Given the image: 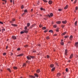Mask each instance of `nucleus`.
Here are the masks:
<instances>
[{"label": "nucleus", "mask_w": 78, "mask_h": 78, "mask_svg": "<svg viewBox=\"0 0 78 78\" xmlns=\"http://www.w3.org/2000/svg\"><path fill=\"white\" fill-rule=\"evenodd\" d=\"M34 58V56H31L30 55H29L28 56H27V58L28 59V60H30V59H31V58Z\"/></svg>", "instance_id": "obj_1"}, {"label": "nucleus", "mask_w": 78, "mask_h": 78, "mask_svg": "<svg viewBox=\"0 0 78 78\" xmlns=\"http://www.w3.org/2000/svg\"><path fill=\"white\" fill-rule=\"evenodd\" d=\"M28 31H27V30H24V31L23 32V31H21L20 32V34H23V33H28Z\"/></svg>", "instance_id": "obj_2"}, {"label": "nucleus", "mask_w": 78, "mask_h": 78, "mask_svg": "<svg viewBox=\"0 0 78 78\" xmlns=\"http://www.w3.org/2000/svg\"><path fill=\"white\" fill-rule=\"evenodd\" d=\"M53 16V13H51L50 14V15H48L47 16H48L49 17H50V16H51V17H52Z\"/></svg>", "instance_id": "obj_3"}, {"label": "nucleus", "mask_w": 78, "mask_h": 78, "mask_svg": "<svg viewBox=\"0 0 78 78\" xmlns=\"http://www.w3.org/2000/svg\"><path fill=\"white\" fill-rule=\"evenodd\" d=\"M67 49H66L65 50V55H67Z\"/></svg>", "instance_id": "obj_4"}, {"label": "nucleus", "mask_w": 78, "mask_h": 78, "mask_svg": "<svg viewBox=\"0 0 78 78\" xmlns=\"http://www.w3.org/2000/svg\"><path fill=\"white\" fill-rule=\"evenodd\" d=\"M62 23H63V24H66V23H67V21H62Z\"/></svg>", "instance_id": "obj_5"}, {"label": "nucleus", "mask_w": 78, "mask_h": 78, "mask_svg": "<svg viewBox=\"0 0 78 78\" xmlns=\"http://www.w3.org/2000/svg\"><path fill=\"white\" fill-rule=\"evenodd\" d=\"M69 39L71 41H72V39H73V36H71L70 37Z\"/></svg>", "instance_id": "obj_6"}, {"label": "nucleus", "mask_w": 78, "mask_h": 78, "mask_svg": "<svg viewBox=\"0 0 78 78\" xmlns=\"http://www.w3.org/2000/svg\"><path fill=\"white\" fill-rule=\"evenodd\" d=\"M12 38H13V39L16 40V39H17V37L16 36H12Z\"/></svg>", "instance_id": "obj_7"}, {"label": "nucleus", "mask_w": 78, "mask_h": 78, "mask_svg": "<svg viewBox=\"0 0 78 78\" xmlns=\"http://www.w3.org/2000/svg\"><path fill=\"white\" fill-rule=\"evenodd\" d=\"M73 54H72L69 57L70 59H72V58H73Z\"/></svg>", "instance_id": "obj_8"}, {"label": "nucleus", "mask_w": 78, "mask_h": 78, "mask_svg": "<svg viewBox=\"0 0 78 78\" xmlns=\"http://www.w3.org/2000/svg\"><path fill=\"white\" fill-rule=\"evenodd\" d=\"M52 3V1H49L48 2V3L49 5H51Z\"/></svg>", "instance_id": "obj_9"}, {"label": "nucleus", "mask_w": 78, "mask_h": 78, "mask_svg": "<svg viewBox=\"0 0 78 78\" xmlns=\"http://www.w3.org/2000/svg\"><path fill=\"white\" fill-rule=\"evenodd\" d=\"M29 78H35V76H33L31 75H29Z\"/></svg>", "instance_id": "obj_10"}, {"label": "nucleus", "mask_w": 78, "mask_h": 78, "mask_svg": "<svg viewBox=\"0 0 78 78\" xmlns=\"http://www.w3.org/2000/svg\"><path fill=\"white\" fill-rule=\"evenodd\" d=\"M78 42H77L75 43V46H76V47H78Z\"/></svg>", "instance_id": "obj_11"}, {"label": "nucleus", "mask_w": 78, "mask_h": 78, "mask_svg": "<svg viewBox=\"0 0 78 78\" xmlns=\"http://www.w3.org/2000/svg\"><path fill=\"white\" fill-rule=\"evenodd\" d=\"M77 22H78V21H76V22H75L74 23V25H75V26H77Z\"/></svg>", "instance_id": "obj_12"}, {"label": "nucleus", "mask_w": 78, "mask_h": 78, "mask_svg": "<svg viewBox=\"0 0 78 78\" xmlns=\"http://www.w3.org/2000/svg\"><path fill=\"white\" fill-rule=\"evenodd\" d=\"M12 25L13 27H17V25L14 24H12Z\"/></svg>", "instance_id": "obj_13"}, {"label": "nucleus", "mask_w": 78, "mask_h": 78, "mask_svg": "<svg viewBox=\"0 0 78 78\" xmlns=\"http://www.w3.org/2000/svg\"><path fill=\"white\" fill-rule=\"evenodd\" d=\"M54 67V65L53 64H51L50 65V67L51 68H53Z\"/></svg>", "instance_id": "obj_14"}, {"label": "nucleus", "mask_w": 78, "mask_h": 78, "mask_svg": "<svg viewBox=\"0 0 78 78\" xmlns=\"http://www.w3.org/2000/svg\"><path fill=\"white\" fill-rule=\"evenodd\" d=\"M59 28H57L56 29V31L57 32H59Z\"/></svg>", "instance_id": "obj_15"}, {"label": "nucleus", "mask_w": 78, "mask_h": 78, "mask_svg": "<svg viewBox=\"0 0 78 78\" xmlns=\"http://www.w3.org/2000/svg\"><path fill=\"white\" fill-rule=\"evenodd\" d=\"M56 23L58 24H60V23H61V22L60 21H59L57 22Z\"/></svg>", "instance_id": "obj_16"}, {"label": "nucleus", "mask_w": 78, "mask_h": 78, "mask_svg": "<svg viewBox=\"0 0 78 78\" xmlns=\"http://www.w3.org/2000/svg\"><path fill=\"white\" fill-rule=\"evenodd\" d=\"M27 25L28 27H30V23H27Z\"/></svg>", "instance_id": "obj_17"}, {"label": "nucleus", "mask_w": 78, "mask_h": 78, "mask_svg": "<svg viewBox=\"0 0 78 78\" xmlns=\"http://www.w3.org/2000/svg\"><path fill=\"white\" fill-rule=\"evenodd\" d=\"M60 75L61 74L60 73H59L57 74V76H58V77H59V76H60Z\"/></svg>", "instance_id": "obj_18"}, {"label": "nucleus", "mask_w": 78, "mask_h": 78, "mask_svg": "<svg viewBox=\"0 0 78 78\" xmlns=\"http://www.w3.org/2000/svg\"><path fill=\"white\" fill-rule=\"evenodd\" d=\"M23 54H22L17 55V56H23Z\"/></svg>", "instance_id": "obj_19"}, {"label": "nucleus", "mask_w": 78, "mask_h": 78, "mask_svg": "<svg viewBox=\"0 0 78 78\" xmlns=\"http://www.w3.org/2000/svg\"><path fill=\"white\" fill-rule=\"evenodd\" d=\"M34 75V76H36V77H37V78L38 77V76L37 74L35 73Z\"/></svg>", "instance_id": "obj_20"}, {"label": "nucleus", "mask_w": 78, "mask_h": 78, "mask_svg": "<svg viewBox=\"0 0 78 78\" xmlns=\"http://www.w3.org/2000/svg\"><path fill=\"white\" fill-rule=\"evenodd\" d=\"M66 32H65L64 33L62 34V36H63V35H65L66 34Z\"/></svg>", "instance_id": "obj_21"}, {"label": "nucleus", "mask_w": 78, "mask_h": 78, "mask_svg": "<svg viewBox=\"0 0 78 78\" xmlns=\"http://www.w3.org/2000/svg\"><path fill=\"white\" fill-rule=\"evenodd\" d=\"M13 69L15 70H16V69H17V67H16V66H14L13 67Z\"/></svg>", "instance_id": "obj_22"}, {"label": "nucleus", "mask_w": 78, "mask_h": 78, "mask_svg": "<svg viewBox=\"0 0 78 78\" xmlns=\"http://www.w3.org/2000/svg\"><path fill=\"white\" fill-rule=\"evenodd\" d=\"M55 68H52L51 69L52 72H53V71H54V70H55Z\"/></svg>", "instance_id": "obj_23"}, {"label": "nucleus", "mask_w": 78, "mask_h": 78, "mask_svg": "<svg viewBox=\"0 0 78 78\" xmlns=\"http://www.w3.org/2000/svg\"><path fill=\"white\" fill-rule=\"evenodd\" d=\"M7 70H8L9 72H11V69H7Z\"/></svg>", "instance_id": "obj_24"}, {"label": "nucleus", "mask_w": 78, "mask_h": 78, "mask_svg": "<svg viewBox=\"0 0 78 78\" xmlns=\"http://www.w3.org/2000/svg\"><path fill=\"white\" fill-rule=\"evenodd\" d=\"M53 27L54 28H56V27H57V25H54L53 26Z\"/></svg>", "instance_id": "obj_25"}, {"label": "nucleus", "mask_w": 78, "mask_h": 78, "mask_svg": "<svg viewBox=\"0 0 78 78\" xmlns=\"http://www.w3.org/2000/svg\"><path fill=\"white\" fill-rule=\"evenodd\" d=\"M24 7L23 6V5H22L21 7V9H23Z\"/></svg>", "instance_id": "obj_26"}, {"label": "nucleus", "mask_w": 78, "mask_h": 78, "mask_svg": "<svg viewBox=\"0 0 78 78\" xmlns=\"http://www.w3.org/2000/svg\"><path fill=\"white\" fill-rule=\"evenodd\" d=\"M43 2H45V3H47V2H48V1H47L46 0H43Z\"/></svg>", "instance_id": "obj_27"}, {"label": "nucleus", "mask_w": 78, "mask_h": 78, "mask_svg": "<svg viewBox=\"0 0 78 78\" xmlns=\"http://www.w3.org/2000/svg\"><path fill=\"white\" fill-rule=\"evenodd\" d=\"M68 8V5H66V6L64 8V9H67Z\"/></svg>", "instance_id": "obj_28"}, {"label": "nucleus", "mask_w": 78, "mask_h": 78, "mask_svg": "<svg viewBox=\"0 0 78 78\" xmlns=\"http://www.w3.org/2000/svg\"><path fill=\"white\" fill-rule=\"evenodd\" d=\"M46 27H42V30H46Z\"/></svg>", "instance_id": "obj_29"}, {"label": "nucleus", "mask_w": 78, "mask_h": 78, "mask_svg": "<svg viewBox=\"0 0 78 78\" xmlns=\"http://www.w3.org/2000/svg\"><path fill=\"white\" fill-rule=\"evenodd\" d=\"M36 72L37 73H39L40 72V70L39 69H38Z\"/></svg>", "instance_id": "obj_30"}, {"label": "nucleus", "mask_w": 78, "mask_h": 78, "mask_svg": "<svg viewBox=\"0 0 78 78\" xmlns=\"http://www.w3.org/2000/svg\"><path fill=\"white\" fill-rule=\"evenodd\" d=\"M27 26H26L25 27V28H24V29L25 30H27Z\"/></svg>", "instance_id": "obj_31"}, {"label": "nucleus", "mask_w": 78, "mask_h": 78, "mask_svg": "<svg viewBox=\"0 0 78 78\" xmlns=\"http://www.w3.org/2000/svg\"><path fill=\"white\" fill-rule=\"evenodd\" d=\"M61 44L62 45H64V42H61Z\"/></svg>", "instance_id": "obj_32"}, {"label": "nucleus", "mask_w": 78, "mask_h": 78, "mask_svg": "<svg viewBox=\"0 0 78 78\" xmlns=\"http://www.w3.org/2000/svg\"><path fill=\"white\" fill-rule=\"evenodd\" d=\"M46 39H47L48 40V39H50V37L48 36L46 37Z\"/></svg>", "instance_id": "obj_33"}, {"label": "nucleus", "mask_w": 78, "mask_h": 78, "mask_svg": "<svg viewBox=\"0 0 78 78\" xmlns=\"http://www.w3.org/2000/svg\"><path fill=\"white\" fill-rule=\"evenodd\" d=\"M49 32L50 33H53V30H49Z\"/></svg>", "instance_id": "obj_34"}, {"label": "nucleus", "mask_w": 78, "mask_h": 78, "mask_svg": "<svg viewBox=\"0 0 78 78\" xmlns=\"http://www.w3.org/2000/svg\"><path fill=\"white\" fill-rule=\"evenodd\" d=\"M61 27H62V28H64V27H65V25H62Z\"/></svg>", "instance_id": "obj_35"}, {"label": "nucleus", "mask_w": 78, "mask_h": 78, "mask_svg": "<svg viewBox=\"0 0 78 78\" xmlns=\"http://www.w3.org/2000/svg\"><path fill=\"white\" fill-rule=\"evenodd\" d=\"M78 7H76L75 10L76 11V10H78Z\"/></svg>", "instance_id": "obj_36"}, {"label": "nucleus", "mask_w": 78, "mask_h": 78, "mask_svg": "<svg viewBox=\"0 0 78 78\" xmlns=\"http://www.w3.org/2000/svg\"><path fill=\"white\" fill-rule=\"evenodd\" d=\"M58 10L59 11H62V9H58Z\"/></svg>", "instance_id": "obj_37"}, {"label": "nucleus", "mask_w": 78, "mask_h": 78, "mask_svg": "<svg viewBox=\"0 0 78 78\" xmlns=\"http://www.w3.org/2000/svg\"><path fill=\"white\" fill-rule=\"evenodd\" d=\"M24 47L27 48V47H28V46L27 45H24Z\"/></svg>", "instance_id": "obj_38"}, {"label": "nucleus", "mask_w": 78, "mask_h": 78, "mask_svg": "<svg viewBox=\"0 0 78 78\" xmlns=\"http://www.w3.org/2000/svg\"><path fill=\"white\" fill-rule=\"evenodd\" d=\"M39 27H40V28H41V27H42V25L41 24L40 25Z\"/></svg>", "instance_id": "obj_39"}, {"label": "nucleus", "mask_w": 78, "mask_h": 78, "mask_svg": "<svg viewBox=\"0 0 78 78\" xmlns=\"http://www.w3.org/2000/svg\"><path fill=\"white\" fill-rule=\"evenodd\" d=\"M25 66H26V64L25 63H24L23 64V67H25Z\"/></svg>", "instance_id": "obj_40"}, {"label": "nucleus", "mask_w": 78, "mask_h": 78, "mask_svg": "<svg viewBox=\"0 0 78 78\" xmlns=\"http://www.w3.org/2000/svg\"><path fill=\"white\" fill-rule=\"evenodd\" d=\"M77 1V0H75V1L74 2V4H75V3H76V1Z\"/></svg>", "instance_id": "obj_41"}, {"label": "nucleus", "mask_w": 78, "mask_h": 78, "mask_svg": "<svg viewBox=\"0 0 78 78\" xmlns=\"http://www.w3.org/2000/svg\"><path fill=\"white\" fill-rule=\"evenodd\" d=\"M37 46H39V47H40V46H41V44H38L37 45Z\"/></svg>", "instance_id": "obj_42"}, {"label": "nucleus", "mask_w": 78, "mask_h": 78, "mask_svg": "<svg viewBox=\"0 0 78 78\" xmlns=\"http://www.w3.org/2000/svg\"><path fill=\"white\" fill-rule=\"evenodd\" d=\"M17 50L18 51H19L20 50V48H17Z\"/></svg>", "instance_id": "obj_43"}, {"label": "nucleus", "mask_w": 78, "mask_h": 78, "mask_svg": "<svg viewBox=\"0 0 78 78\" xmlns=\"http://www.w3.org/2000/svg\"><path fill=\"white\" fill-rule=\"evenodd\" d=\"M47 58H49V55H47Z\"/></svg>", "instance_id": "obj_44"}, {"label": "nucleus", "mask_w": 78, "mask_h": 78, "mask_svg": "<svg viewBox=\"0 0 78 78\" xmlns=\"http://www.w3.org/2000/svg\"><path fill=\"white\" fill-rule=\"evenodd\" d=\"M13 21H11L10 22V23H13Z\"/></svg>", "instance_id": "obj_45"}, {"label": "nucleus", "mask_w": 78, "mask_h": 78, "mask_svg": "<svg viewBox=\"0 0 78 78\" xmlns=\"http://www.w3.org/2000/svg\"><path fill=\"white\" fill-rule=\"evenodd\" d=\"M27 12V10H24V12Z\"/></svg>", "instance_id": "obj_46"}, {"label": "nucleus", "mask_w": 78, "mask_h": 78, "mask_svg": "<svg viewBox=\"0 0 78 78\" xmlns=\"http://www.w3.org/2000/svg\"><path fill=\"white\" fill-rule=\"evenodd\" d=\"M66 72H68V68H66Z\"/></svg>", "instance_id": "obj_47"}, {"label": "nucleus", "mask_w": 78, "mask_h": 78, "mask_svg": "<svg viewBox=\"0 0 78 78\" xmlns=\"http://www.w3.org/2000/svg\"><path fill=\"white\" fill-rule=\"evenodd\" d=\"M35 25H36V24H34L32 25V26H33V27H34V26H35Z\"/></svg>", "instance_id": "obj_48"}, {"label": "nucleus", "mask_w": 78, "mask_h": 78, "mask_svg": "<svg viewBox=\"0 0 78 78\" xmlns=\"http://www.w3.org/2000/svg\"><path fill=\"white\" fill-rule=\"evenodd\" d=\"M0 23H1V24H3V23L1 21H0Z\"/></svg>", "instance_id": "obj_49"}, {"label": "nucleus", "mask_w": 78, "mask_h": 78, "mask_svg": "<svg viewBox=\"0 0 78 78\" xmlns=\"http://www.w3.org/2000/svg\"><path fill=\"white\" fill-rule=\"evenodd\" d=\"M33 9H31V12H33Z\"/></svg>", "instance_id": "obj_50"}, {"label": "nucleus", "mask_w": 78, "mask_h": 78, "mask_svg": "<svg viewBox=\"0 0 78 78\" xmlns=\"http://www.w3.org/2000/svg\"><path fill=\"white\" fill-rule=\"evenodd\" d=\"M2 1H3V2H5V3H6V1L5 0H2Z\"/></svg>", "instance_id": "obj_51"}, {"label": "nucleus", "mask_w": 78, "mask_h": 78, "mask_svg": "<svg viewBox=\"0 0 78 78\" xmlns=\"http://www.w3.org/2000/svg\"><path fill=\"white\" fill-rule=\"evenodd\" d=\"M33 26H31L30 27V28H33Z\"/></svg>", "instance_id": "obj_52"}, {"label": "nucleus", "mask_w": 78, "mask_h": 78, "mask_svg": "<svg viewBox=\"0 0 78 78\" xmlns=\"http://www.w3.org/2000/svg\"><path fill=\"white\" fill-rule=\"evenodd\" d=\"M3 55H6V53H4L3 54Z\"/></svg>", "instance_id": "obj_53"}, {"label": "nucleus", "mask_w": 78, "mask_h": 78, "mask_svg": "<svg viewBox=\"0 0 78 78\" xmlns=\"http://www.w3.org/2000/svg\"><path fill=\"white\" fill-rule=\"evenodd\" d=\"M12 55H13V53H11V56H12Z\"/></svg>", "instance_id": "obj_54"}, {"label": "nucleus", "mask_w": 78, "mask_h": 78, "mask_svg": "<svg viewBox=\"0 0 78 78\" xmlns=\"http://www.w3.org/2000/svg\"><path fill=\"white\" fill-rule=\"evenodd\" d=\"M43 10L44 11H45V9H43Z\"/></svg>", "instance_id": "obj_55"}, {"label": "nucleus", "mask_w": 78, "mask_h": 78, "mask_svg": "<svg viewBox=\"0 0 78 78\" xmlns=\"http://www.w3.org/2000/svg\"><path fill=\"white\" fill-rule=\"evenodd\" d=\"M57 34H55L54 35V36H57Z\"/></svg>", "instance_id": "obj_56"}, {"label": "nucleus", "mask_w": 78, "mask_h": 78, "mask_svg": "<svg viewBox=\"0 0 78 78\" xmlns=\"http://www.w3.org/2000/svg\"><path fill=\"white\" fill-rule=\"evenodd\" d=\"M47 32V30H45V31H44V32L45 33H46V32Z\"/></svg>", "instance_id": "obj_57"}, {"label": "nucleus", "mask_w": 78, "mask_h": 78, "mask_svg": "<svg viewBox=\"0 0 78 78\" xmlns=\"http://www.w3.org/2000/svg\"><path fill=\"white\" fill-rule=\"evenodd\" d=\"M8 46H6V49H8Z\"/></svg>", "instance_id": "obj_58"}, {"label": "nucleus", "mask_w": 78, "mask_h": 78, "mask_svg": "<svg viewBox=\"0 0 78 78\" xmlns=\"http://www.w3.org/2000/svg\"><path fill=\"white\" fill-rule=\"evenodd\" d=\"M12 21H13L14 22L15 21V19H13L12 20Z\"/></svg>", "instance_id": "obj_59"}, {"label": "nucleus", "mask_w": 78, "mask_h": 78, "mask_svg": "<svg viewBox=\"0 0 78 78\" xmlns=\"http://www.w3.org/2000/svg\"><path fill=\"white\" fill-rule=\"evenodd\" d=\"M44 9L42 8H41V9L42 10H43V9Z\"/></svg>", "instance_id": "obj_60"}, {"label": "nucleus", "mask_w": 78, "mask_h": 78, "mask_svg": "<svg viewBox=\"0 0 78 78\" xmlns=\"http://www.w3.org/2000/svg\"><path fill=\"white\" fill-rule=\"evenodd\" d=\"M65 38H67V36H65Z\"/></svg>", "instance_id": "obj_61"}, {"label": "nucleus", "mask_w": 78, "mask_h": 78, "mask_svg": "<svg viewBox=\"0 0 78 78\" xmlns=\"http://www.w3.org/2000/svg\"><path fill=\"white\" fill-rule=\"evenodd\" d=\"M39 2H38V3H37V4H38V5H39Z\"/></svg>", "instance_id": "obj_62"}, {"label": "nucleus", "mask_w": 78, "mask_h": 78, "mask_svg": "<svg viewBox=\"0 0 78 78\" xmlns=\"http://www.w3.org/2000/svg\"><path fill=\"white\" fill-rule=\"evenodd\" d=\"M25 14V13H23L22 15V16H23V15H24Z\"/></svg>", "instance_id": "obj_63"}, {"label": "nucleus", "mask_w": 78, "mask_h": 78, "mask_svg": "<svg viewBox=\"0 0 78 78\" xmlns=\"http://www.w3.org/2000/svg\"><path fill=\"white\" fill-rule=\"evenodd\" d=\"M64 41L63 40H61V42H62V41Z\"/></svg>", "instance_id": "obj_64"}]
</instances>
